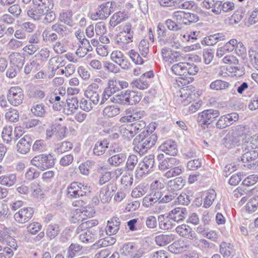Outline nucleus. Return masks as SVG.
Returning <instances> with one entry per match:
<instances>
[{
	"instance_id": "32",
	"label": "nucleus",
	"mask_w": 258,
	"mask_h": 258,
	"mask_svg": "<svg viewBox=\"0 0 258 258\" xmlns=\"http://www.w3.org/2000/svg\"><path fill=\"white\" fill-rule=\"evenodd\" d=\"M158 221L159 228L162 230H168L174 226L173 220L169 216L165 217L164 215H160L158 216Z\"/></svg>"
},
{
	"instance_id": "43",
	"label": "nucleus",
	"mask_w": 258,
	"mask_h": 258,
	"mask_svg": "<svg viewBox=\"0 0 258 258\" xmlns=\"http://www.w3.org/2000/svg\"><path fill=\"white\" fill-rule=\"evenodd\" d=\"M185 63L186 62H179L173 65L171 68V70L174 74L182 76L181 79L183 81L186 78Z\"/></svg>"
},
{
	"instance_id": "14",
	"label": "nucleus",
	"mask_w": 258,
	"mask_h": 258,
	"mask_svg": "<svg viewBox=\"0 0 258 258\" xmlns=\"http://www.w3.org/2000/svg\"><path fill=\"white\" fill-rule=\"evenodd\" d=\"M100 93L99 85L93 83L89 85L85 91L84 95L87 98H89L94 104H98L100 100Z\"/></svg>"
},
{
	"instance_id": "52",
	"label": "nucleus",
	"mask_w": 258,
	"mask_h": 258,
	"mask_svg": "<svg viewBox=\"0 0 258 258\" xmlns=\"http://www.w3.org/2000/svg\"><path fill=\"white\" fill-rule=\"evenodd\" d=\"M66 109L70 112L68 114L74 113L78 108V100L77 97H73L67 99Z\"/></svg>"
},
{
	"instance_id": "64",
	"label": "nucleus",
	"mask_w": 258,
	"mask_h": 258,
	"mask_svg": "<svg viewBox=\"0 0 258 258\" xmlns=\"http://www.w3.org/2000/svg\"><path fill=\"white\" fill-rule=\"evenodd\" d=\"M138 163V158L135 155H131L128 156L126 163V167L128 170L134 169Z\"/></svg>"
},
{
	"instance_id": "41",
	"label": "nucleus",
	"mask_w": 258,
	"mask_h": 258,
	"mask_svg": "<svg viewBox=\"0 0 258 258\" xmlns=\"http://www.w3.org/2000/svg\"><path fill=\"white\" fill-rule=\"evenodd\" d=\"M192 198V192L190 190H187L186 191L181 192L176 198L179 204L188 205Z\"/></svg>"
},
{
	"instance_id": "51",
	"label": "nucleus",
	"mask_w": 258,
	"mask_h": 258,
	"mask_svg": "<svg viewBox=\"0 0 258 258\" xmlns=\"http://www.w3.org/2000/svg\"><path fill=\"white\" fill-rule=\"evenodd\" d=\"M60 232L59 227L57 224H50L48 226L46 234L50 239H53Z\"/></svg>"
},
{
	"instance_id": "45",
	"label": "nucleus",
	"mask_w": 258,
	"mask_h": 258,
	"mask_svg": "<svg viewBox=\"0 0 258 258\" xmlns=\"http://www.w3.org/2000/svg\"><path fill=\"white\" fill-rule=\"evenodd\" d=\"M108 160V163L114 166H117L123 162L125 159V156L124 154L119 153L115 155H111Z\"/></svg>"
},
{
	"instance_id": "30",
	"label": "nucleus",
	"mask_w": 258,
	"mask_h": 258,
	"mask_svg": "<svg viewBox=\"0 0 258 258\" xmlns=\"http://www.w3.org/2000/svg\"><path fill=\"white\" fill-rule=\"evenodd\" d=\"M179 160L175 158H169L164 159L161 162L159 163V169L160 170H165L168 169H172L179 164Z\"/></svg>"
},
{
	"instance_id": "21",
	"label": "nucleus",
	"mask_w": 258,
	"mask_h": 258,
	"mask_svg": "<svg viewBox=\"0 0 258 258\" xmlns=\"http://www.w3.org/2000/svg\"><path fill=\"white\" fill-rule=\"evenodd\" d=\"M175 230L180 236L186 238L193 239L197 236L196 234L192 231V228L186 224L178 226L176 227Z\"/></svg>"
},
{
	"instance_id": "5",
	"label": "nucleus",
	"mask_w": 258,
	"mask_h": 258,
	"mask_svg": "<svg viewBox=\"0 0 258 258\" xmlns=\"http://www.w3.org/2000/svg\"><path fill=\"white\" fill-rule=\"evenodd\" d=\"M219 115L220 112L218 110H205L198 114V122L203 128H205L206 127H208V125L213 121V119Z\"/></svg>"
},
{
	"instance_id": "60",
	"label": "nucleus",
	"mask_w": 258,
	"mask_h": 258,
	"mask_svg": "<svg viewBox=\"0 0 258 258\" xmlns=\"http://www.w3.org/2000/svg\"><path fill=\"white\" fill-rule=\"evenodd\" d=\"M13 127L11 126H6L3 128L2 137L4 142L9 143L13 139Z\"/></svg>"
},
{
	"instance_id": "49",
	"label": "nucleus",
	"mask_w": 258,
	"mask_h": 258,
	"mask_svg": "<svg viewBox=\"0 0 258 258\" xmlns=\"http://www.w3.org/2000/svg\"><path fill=\"white\" fill-rule=\"evenodd\" d=\"M127 225L132 231L141 230L144 227L142 219L139 218L130 220L127 222Z\"/></svg>"
},
{
	"instance_id": "44",
	"label": "nucleus",
	"mask_w": 258,
	"mask_h": 258,
	"mask_svg": "<svg viewBox=\"0 0 258 258\" xmlns=\"http://www.w3.org/2000/svg\"><path fill=\"white\" fill-rule=\"evenodd\" d=\"M120 112V109L115 105H108L105 107L103 110V115L106 118H111L118 115Z\"/></svg>"
},
{
	"instance_id": "42",
	"label": "nucleus",
	"mask_w": 258,
	"mask_h": 258,
	"mask_svg": "<svg viewBox=\"0 0 258 258\" xmlns=\"http://www.w3.org/2000/svg\"><path fill=\"white\" fill-rule=\"evenodd\" d=\"M127 14L125 12H118L113 14L110 21V25L115 27L127 18Z\"/></svg>"
},
{
	"instance_id": "17",
	"label": "nucleus",
	"mask_w": 258,
	"mask_h": 258,
	"mask_svg": "<svg viewBox=\"0 0 258 258\" xmlns=\"http://www.w3.org/2000/svg\"><path fill=\"white\" fill-rule=\"evenodd\" d=\"M137 248L134 243L128 242L123 245L120 250V253L127 258H139L137 254Z\"/></svg>"
},
{
	"instance_id": "18",
	"label": "nucleus",
	"mask_w": 258,
	"mask_h": 258,
	"mask_svg": "<svg viewBox=\"0 0 258 258\" xmlns=\"http://www.w3.org/2000/svg\"><path fill=\"white\" fill-rule=\"evenodd\" d=\"M159 150L167 155L175 156L178 152L176 143L172 140H167L162 144L159 147Z\"/></svg>"
},
{
	"instance_id": "24",
	"label": "nucleus",
	"mask_w": 258,
	"mask_h": 258,
	"mask_svg": "<svg viewBox=\"0 0 258 258\" xmlns=\"http://www.w3.org/2000/svg\"><path fill=\"white\" fill-rule=\"evenodd\" d=\"M25 57L24 54L19 52H13L9 55L10 62L18 70L21 69L25 62Z\"/></svg>"
},
{
	"instance_id": "35",
	"label": "nucleus",
	"mask_w": 258,
	"mask_h": 258,
	"mask_svg": "<svg viewBox=\"0 0 258 258\" xmlns=\"http://www.w3.org/2000/svg\"><path fill=\"white\" fill-rule=\"evenodd\" d=\"M185 181L181 177H177L169 181L168 184V191L176 192L177 190L181 189L184 185Z\"/></svg>"
},
{
	"instance_id": "59",
	"label": "nucleus",
	"mask_w": 258,
	"mask_h": 258,
	"mask_svg": "<svg viewBox=\"0 0 258 258\" xmlns=\"http://www.w3.org/2000/svg\"><path fill=\"white\" fill-rule=\"evenodd\" d=\"M148 188L144 184H140L135 188L132 192V196L138 198L145 195L148 191Z\"/></svg>"
},
{
	"instance_id": "12",
	"label": "nucleus",
	"mask_w": 258,
	"mask_h": 258,
	"mask_svg": "<svg viewBox=\"0 0 258 258\" xmlns=\"http://www.w3.org/2000/svg\"><path fill=\"white\" fill-rule=\"evenodd\" d=\"M110 58L123 70H127L130 66L131 64L128 59L119 50L113 51L111 53Z\"/></svg>"
},
{
	"instance_id": "1",
	"label": "nucleus",
	"mask_w": 258,
	"mask_h": 258,
	"mask_svg": "<svg viewBox=\"0 0 258 258\" xmlns=\"http://www.w3.org/2000/svg\"><path fill=\"white\" fill-rule=\"evenodd\" d=\"M199 94L195 91L194 87L188 86L182 88L179 91L177 96H179L178 101L183 106H188V111L190 113L196 112L201 107L202 102L197 100Z\"/></svg>"
},
{
	"instance_id": "46",
	"label": "nucleus",
	"mask_w": 258,
	"mask_h": 258,
	"mask_svg": "<svg viewBox=\"0 0 258 258\" xmlns=\"http://www.w3.org/2000/svg\"><path fill=\"white\" fill-rule=\"evenodd\" d=\"M98 222L96 220H89L82 222L77 228L76 232L80 233L86 230L92 229L91 228L96 226Z\"/></svg>"
},
{
	"instance_id": "38",
	"label": "nucleus",
	"mask_w": 258,
	"mask_h": 258,
	"mask_svg": "<svg viewBox=\"0 0 258 258\" xmlns=\"http://www.w3.org/2000/svg\"><path fill=\"white\" fill-rule=\"evenodd\" d=\"M231 84L226 81L218 79L213 81L210 85V88L214 91H222L230 87Z\"/></svg>"
},
{
	"instance_id": "54",
	"label": "nucleus",
	"mask_w": 258,
	"mask_h": 258,
	"mask_svg": "<svg viewBox=\"0 0 258 258\" xmlns=\"http://www.w3.org/2000/svg\"><path fill=\"white\" fill-rule=\"evenodd\" d=\"M116 239L112 237H107L103 239H100L98 242L94 243L93 246L94 248H99L108 245H111L114 244Z\"/></svg>"
},
{
	"instance_id": "39",
	"label": "nucleus",
	"mask_w": 258,
	"mask_h": 258,
	"mask_svg": "<svg viewBox=\"0 0 258 258\" xmlns=\"http://www.w3.org/2000/svg\"><path fill=\"white\" fill-rule=\"evenodd\" d=\"M49 28H46L42 33L43 40L46 42L52 43L55 42L58 38V36L55 32H52Z\"/></svg>"
},
{
	"instance_id": "15",
	"label": "nucleus",
	"mask_w": 258,
	"mask_h": 258,
	"mask_svg": "<svg viewBox=\"0 0 258 258\" xmlns=\"http://www.w3.org/2000/svg\"><path fill=\"white\" fill-rule=\"evenodd\" d=\"M126 114L120 118L121 122L139 121L144 116V111L138 109H128L126 111Z\"/></svg>"
},
{
	"instance_id": "28",
	"label": "nucleus",
	"mask_w": 258,
	"mask_h": 258,
	"mask_svg": "<svg viewBox=\"0 0 258 258\" xmlns=\"http://www.w3.org/2000/svg\"><path fill=\"white\" fill-rule=\"evenodd\" d=\"M146 123L143 120H139L132 123L128 126L127 130L129 131L132 136H134L139 132L142 131H148L145 128Z\"/></svg>"
},
{
	"instance_id": "10",
	"label": "nucleus",
	"mask_w": 258,
	"mask_h": 258,
	"mask_svg": "<svg viewBox=\"0 0 258 258\" xmlns=\"http://www.w3.org/2000/svg\"><path fill=\"white\" fill-rule=\"evenodd\" d=\"M35 4L40 6L42 4L44 8L45 12L44 15V21L46 23H50L53 21L55 19V13L51 11L53 7V3L52 0H32Z\"/></svg>"
},
{
	"instance_id": "7",
	"label": "nucleus",
	"mask_w": 258,
	"mask_h": 258,
	"mask_svg": "<svg viewBox=\"0 0 258 258\" xmlns=\"http://www.w3.org/2000/svg\"><path fill=\"white\" fill-rule=\"evenodd\" d=\"M24 99V94L22 89L18 86L11 87L8 92L7 99L9 102L14 106L21 104Z\"/></svg>"
},
{
	"instance_id": "2",
	"label": "nucleus",
	"mask_w": 258,
	"mask_h": 258,
	"mask_svg": "<svg viewBox=\"0 0 258 258\" xmlns=\"http://www.w3.org/2000/svg\"><path fill=\"white\" fill-rule=\"evenodd\" d=\"M141 99L139 93L127 90L122 91L119 94L112 97L110 100L112 102L122 105H134L139 103Z\"/></svg>"
},
{
	"instance_id": "16",
	"label": "nucleus",
	"mask_w": 258,
	"mask_h": 258,
	"mask_svg": "<svg viewBox=\"0 0 258 258\" xmlns=\"http://www.w3.org/2000/svg\"><path fill=\"white\" fill-rule=\"evenodd\" d=\"M33 140L28 135H25L21 138L17 145V149L20 153L25 154L28 153L31 147Z\"/></svg>"
},
{
	"instance_id": "47",
	"label": "nucleus",
	"mask_w": 258,
	"mask_h": 258,
	"mask_svg": "<svg viewBox=\"0 0 258 258\" xmlns=\"http://www.w3.org/2000/svg\"><path fill=\"white\" fill-rule=\"evenodd\" d=\"M32 113L36 116L43 117L46 112V107L43 103L33 104L31 108Z\"/></svg>"
},
{
	"instance_id": "55",
	"label": "nucleus",
	"mask_w": 258,
	"mask_h": 258,
	"mask_svg": "<svg viewBox=\"0 0 258 258\" xmlns=\"http://www.w3.org/2000/svg\"><path fill=\"white\" fill-rule=\"evenodd\" d=\"M131 85L133 88L136 87L140 90H144L148 87L149 84L144 77H141L139 79L133 81Z\"/></svg>"
},
{
	"instance_id": "37",
	"label": "nucleus",
	"mask_w": 258,
	"mask_h": 258,
	"mask_svg": "<svg viewBox=\"0 0 258 258\" xmlns=\"http://www.w3.org/2000/svg\"><path fill=\"white\" fill-rule=\"evenodd\" d=\"M174 236L172 234H159L155 237V241L157 245L164 246L173 241Z\"/></svg>"
},
{
	"instance_id": "61",
	"label": "nucleus",
	"mask_w": 258,
	"mask_h": 258,
	"mask_svg": "<svg viewBox=\"0 0 258 258\" xmlns=\"http://www.w3.org/2000/svg\"><path fill=\"white\" fill-rule=\"evenodd\" d=\"M258 207V196H254L252 197L248 202L246 206V210L248 212H253L255 211Z\"/></svg>"
},
{
	"instance_id": "4",
	"label": "nucleus",
	"mask_w": 258,
	"mask_h": 258,
	"mask_svg": "<svg viewBox=\"0 0 258 258\" xmlns=\"http://www.w3.org/2000/svg\"><path fill=\"white\" fill-rule=\"evenodd\" d=\"M32 165L41 170L51 168L54 165V159L52 155L40 154L35 156L31 161Z\"/></svg>"
},
{
	"instance_id": "6",
	"label": "nucleus",
	"mask_w": 258,
	"mask_h": 258,
	"mask_svg": "<svg viewBox=\"0 0 258 258\" xmlns=\"http://www.w3.org/2000/svg\"><path fill=\"white\" fill-rule=\"evenodd\" d=\"M242 128L241 126L231 128L223 140V144L226 148H232L237 144L239 136L242 134Z\"/></svg>"
},
{
	"instance_id": "58",
	"label": "nucleus",
	"mask_w": 258,
	"mask_h": 258,
	"mask_svg": "<svg viewBox=\"0 0 258 258\" xmlns=\"http://www.w3.org/2000/svg\"><path fill=\"white\" fill-rule=\"evenodd\" d=\"M248 56L251 64L258 71V51L250 49L248 51Z\"/></svg>"
},
{
	"instance_id": "11",
	"label": "nucleus",
	"mask_w": 258,
	"mask_h": 258,
	"mask_svg": "<svg viewBox=\"0 0 258 258\" xmlns=\"http://www.w3.org/2000/svg\"><path fill=\"white\" fill-rule=\"evenodd\" d=\"M118 80L109 79L102 94L100 104H103L112 94L120 90Z\"/></svg>"
},
{
	"instance_id": "25",
	"label": "nucleus",
	"mask_w": 258,
	"mask_h": 258,
	"mask_svg": "<svg viewBox=\"0 0 258 258\" xmlns=\"http://www.w3.org/2000/svg\"><path fill=\"white\" fill-rule=\"evenodd\" d=\"M187 215V212L185 208H176L172 210L169 213V216L174 222L183 221Z\"/></svg>"
},
{
	"instance_id": "31",
	"label": "nucleus",
	"mask_w": 258,
	"mask_h": 258,
	"mask_svg": "<svg viewBox=\"0 0 258 258\" xmlns=\"http://www.w3.org/2000/svg\"><path fill=\"white\" fill-rule=\"evenodd\" d=\"M51 29L61 37L69 35L70 33L69 28L60 22L53 24L51 27Z\"/></svg>"
},
{
	"instance_id": "13",
	"label": "nucleus",
	"mask_w": 258,
	"mask_h": 258,
	"mask_svg": "<svg viewBox=\"0 0 258 258\" xmlns=\"http://www.w3.org/2000/svg\"><path fill=\"white\" fill-rule=\"evenodd\" d=\"M116 189V185L112 183H110L107 185L104 186L101 188L99 194V198L101 201L103 203L109 202Z\"/></svg>"
},
{
	"instance_id": "56",
	"label": "nucleus",
	"mask_w": 258,
	"mask_h": 258,
	"mask_svg": "<svg viewBox=\"0 0 258 258\" xmlns=\"http://www.w3.org/2000/svg\"><path fill=\"white\" fill-rule=\"evenodd\" d=\"M149 133V131H142L141 134L136 136L133 140V145L135 146L134 150L137 152L140 150V145L143 143L144 139L145 138V136H147Z\"/></svg>"
},
{
	"instance_id": "26",
	"label": "nucleus",
	"mask_w": 258,
	"mask_h": 258,
	"mask_svg": "<svg viewBox=\"0 0 258 258\" xmlns=\"http://www.w3.org/2000/svg\"><path fill=\"white\" fill-rule=\"evenodd\" d=\"M189 245L183 240H177L174 241L168 246V249L172 253H179L188 248Z\"/></svg>"
},
{
	"instance_id": "27",
	"label": "nucleus",
	"mask_w": 258,
	"mask_h": 258,
	"mask_svg": "<svg viewBox=\"0 0 258 258\" xmlns=\"http://www.w3.org/2000/svg\"><path fill=\"white\" fill-rule=\"evenodd\" d=\"M226 39V36L223 33H218L213 35H211L207 37H205L204 40L202 41L203 44L212 46L216 44L218 42L224 41Z\"/></svg>"
},
{
	"instance_id": "34",
	"label": "nucleus",
	"mask_w": 258,
	"mask_h": 258,
	"mask_svg": "<svg viewBox=\"0 0 258 258\" xmlns=\"http://www.w3.org/2000/svg\"><path fill=\"white\" fill-rule=\"evenodd\" d=\"M243 148H245V151L241 157V161L243 163H246L254 161L258 157V153L256 151L246 146H243Z\"/></svg>"
},
{
	"instance_id": "3",
	"label": "nucleus",
	"mask_w": 258,
	"mask_h": 258,
	"mask_svg": "<svg viewBox=\"0 0 258 258\" xmlns=\"http://www.w3.org/2000/svg\"><path fill=\"white\" fill-rule=\"evenodd\" d=\"M154 155L150 154L145 156L138 164L135 172V176L139 179L144 175L152 171L154 165Z\"/></svg>"
},
{
	"instance_id": "9",
	"label": "nucleus",
	"mask_w": 258,
	"mask_h": 258,
	"mask_svg": "<svg viewBox=\"0 0 258 258\" xmlns=\"http://www.w3.org/2000/svg\"><path fill=\"white\" fill-rule=\"evenodd\" d=\"M34 210L31 207H24L15 213L14 217L16 222L20 224L28 222L33 217Z\"/></svg>"
},
{
	"instance_id": "8",
	"label": "nucleus",
	"mask_w": 258,
	"mask_h": 258,
	"mask_svg": "<svg viewBox=\"0 0 258 258\" xmlns=\"http://www.w3.org/2000/svg\"><path fill=\"white\" fill-rule=\"evenodd\" d=\"M88 190L87 186L78 182L71 183L67 188L69 197L77 198L85 196Z\"/></svg>"
},
{
	"instance_id": "23",
	"label": "nucleus",
	"mask_w": 258,
	"mask_h": 258,
	"mask_svg": "<svg viewBox=\"0 0 258 258\" xmlns=\"http://www.w3.org/2000/svg\"><path fill=\"white\" fill-rule=\"evenodd\" d=\"M163 59L170 63L180 60V56L177 52L169 48H163L161 51Z\"/></svg>"
},
{
	"instance_id": "62",
	"label": "nucleus",
	"mask_w": 258,
	"mask_h": 258,
	"mask_svg": "<svg viewBox=\"0 0 258 258\" xmlns=\"http://www.w3.org/2000/svg\"><path fill=\"white\" fill-rule=\"evenodd\" d=\"M31 189L33 197L38 198H43V192L41 186L37 182H33L31 184Z\"/></svg>"
},
{
	"instance_id": "36",
	"label": "nucleus",
	"mask_w": 258,
	"mask_h": 258,
	"mask_svg": "<svg viewBox=\"0 0 258 258\" xmlns=\"http://www.w3.org/2000/svg\"><path fill=\"white\" fill-rule=\"evenodd\" d=\"M133 36L130 34H125L124 33L119 32L117 35L116 41L118 45L124 48L130 43L133 42Z\"/></svg>"
},
{
	"instance_id": "57",
	"label": "nucleus",
	"mask_w": 258,
	"mask_h": 258,
	"mask_svg": "<svg viewBox=\"0 0 258 258\" xmlns=\"http://www.w3.org/2000/svg\"><path fill=\"white\" fill-rule=\"evenodd\" d=\"M97 104L93 103L89 98H82L80 102V107L84 111L89 112Z\"/></svg>"
},
{
	"instance_id": "48",
	"label": "nucleus",
	"mask_w": 258,
	"mask_h": 258,
	"mask_svg": "<svg viewBox=\"0 0 258 258\" xmlns=\"http://www.w3.org/2000/svg\"><path fill=\"white\" fill-rule=\"evenodd\" d=\"M216 194L214 189H210L206 193L204 199L203 207L205 208H209L215 199Z\"/></svg>"
},
{
	"instance_id": "29",
	"label": "nucleus",
	"mask_w": 258,
	"mask_h": 258,
	"mask_svg": "<svg viewBox=\"0 0 258 258\" xmlns=\"http://www.w3.org/2000/svg\"><path fill=\"white\" fill-rule=\"evenodd\" d=\"M120 224L119 218L117 217L112 218L110 221H108L105 229L106 234L109 235L115 234L119 230Z\"/></svg>"
},
{
	"instance_id": "40",
	"label": "nucleus",
	"mask_w": 258,
	"mask_h": 258,
	"mask_svg": "<svg viewBox=\"0 0 258 258\" xmlns=\"http://www.w3.org/2000/svg\"><path fill=\"white\" fill-rule=\"evenodd\" d=\"M108 145L109 142L107 140L97 142L95 144L93 150L94 154L101 156L104 154L106 149L108 148Z\"/></svg>"
},
{
	"instance_id": "33",
	"label": "nucleus",
	"mask_w": 258,
	"mask_h": 258,
	"mask_svg": "<svg viewBox=\"0 0 258 258\" xmlns=\"http://www.w3.org/2000/svg\"><path fill=\"white\" fill-rule=\"evenodd\" d=\"M115 3L112 2H107L102 4L99 8L101 12V15L103 19H106L108 17L111 13L114 11V6Z\"/></svg>"
},
{
	"instance_id": "63",
	"label": "nucleus",
	"mask_w": 258,
	"mask_h": 258,
	"mask_svg": "<svg viewBox=\"0 0 258 258\" xmlns=\"http://www.w3.org/2000/svg\"><path fill=\"white\" fill-rule=\"evenodd\" d=\"M73 148V144L70 142H63L57 145L56 152L57 153H62L71 150Z\"/></svg>"
},
{
	"instance_id": "22",
	"label": "nucleus",
	"mask_w": 258,
	"mask_h": 258,
	"mask_svg": "<svg viewBox=\"0 0 258 258\" xmlns=\"http://www.w3.org/2000/svg\"><path fill=\"white\" fill-rule=\"evenodd\" d=\"M82 232L79 236V239L83 242H92L98 238V230L96 229H89Z\"/></svg>"
},
{
	"instance_id": "19",
	"label": "nucleus",
	"mask_w": 258,
	"mask_h": 258,
	"mask_svg": "<svg viewBox=\"0 0 258 258\" xmlns=\"http://www.w3.org/2000/svg\"><path fill=\"white\" fill-rule=\"evenodd\" d=\"M157 140V136L154 135H147L144 139L143 143L140 145V150L138 152L140 154H143L154 146Z\"/></svg>"
},
{
	"instance_id": "53",
	"label": "nucleus",
	"mask_w": 258,
	"mask_h": 258,
	"mask_svg": "<svg viewBox=\"0 0 258 258\" xmlns=\"http://www.w3.org/2000/svg\"><path fill=\"white\" fill-rule=\"evenodd\" d=\"M95 166V162L93 161L87 160L86 162L80 164L79 167L80 172L84 175L89 174L90 170L93 169Z\"/></svg>"
},
{
	"instance_id": "50",
	"label": "nucleus",
	"mask_w": 258,
	"mask_h": 258,
	"mask_svg": "<svg viewBox=\"0 0 258 258\" xmlns=\"http://www.w3.org/2000/svg\"><path fill=\"white\" fill-rule=\"evenodd\" d=\"M16 181V176L14 174H11L7 175L0 177V184L7 186H11L15 184Z\"/></svg>"
},
{
	"instance_id": "20",
	"label": "nucleus",
	"mask_w": 258,
	"mask_h": 258,
	"mask_svg": "<svg viewBox=\"0 0 258 258\" xmlns=\"http://www.w3.org/2000/svg\"><path fill=\"white\" fill-rule=\"evenodd\" d=\"M33 3L35 6L28 10L27 15L34 20H39L45 14V11L44 8L42 4L41 5V4H40L39 6L34 2Z\"/></svg>"
}]
</instances>
